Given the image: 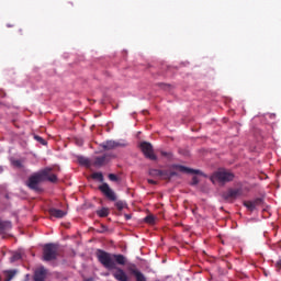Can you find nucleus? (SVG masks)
Returning <instances> with one entry per match:
<instances>
[{
  "mask_svg": "<svg viewBox=\"0 0 281 281\" xmlns=\"http://www.w3.org/2000/svg\"><path fill=\"white\" fill-rule=\"evenodd\" d=\"M58 258V245L56 244H46L43 247V260L45 262H52Z\"/></svg>",
  "mask_w": 281,
  "mask_h": 281,
  "instance_id": "obj_3",
  "label": "nucleus"
},
{
  "mask_svg": "<svg viewBox=\"0 0 281 281\" xmlns=\"http://www.w3.org/2000/svg\"><path fill=\"white\" fill-rule=\"evenodd\" d=\"M245 207H247V210H249L250 212H254V210H256V206L254 205L252 201H245L244 202Z\"/></svg>",
  "mask_w": 281,
  "mask_h": 281,
  "instance_id": "obj_19",
  "label": "nucleus"
},
{
  "mask_svg": "<svg viewBox=\"0 0 281 281\" xmlns=\"http://www.w3.org/2000/svg\"><path fill=\"white\" fill-rule=\"evenodd\" d=\"M34 139H36V142H40V144H42V146H46L47 145V142L43 137H41L38 135H35Z\"/></svg>",
  "mask_w": 281,
  "mask_h": 281,
  "instance_id": "obj_25",
  "label": "nucleus"
},
{
  "mask_svg": "<svg viewBox=\"0 0 281 281\" xmlns=\"http://www.w3.org/2000/svg\"><path fill=\"white\" fill-rule=\"evenodd\" d=\"M134 277L136 278V281H147L146 276H144L142 271H139L137 274H134Z\"/></svg>",
  "mask_w": 281,
  "mask_h": 281,
  "instance_id": "obj_24",
  "label": "nucleus"
},
{
  "mask_svg": "<svg viewBox=\"0 0 281 281\" xmlns=\"http://www.w3.org/2000/svg\"><path fill=\"white\" fill-rule=\"evenodd\" d=\"M172 168L179 170V172H184L186 175H201V170L188 168L183 165H173Z\"/></svg>",
  "mask_w": 281,
  "mask_h": 281,
  "instance_id": "obj_10",
  "label": "nucleus"
},
{
  "mask_svg": "<svg viewBox=\"0 0 281 281\" xmlns=\"http://www.w3.org/2000/svg\"><path fill=\"white\" fill-rule=\"evenodd\" d=\"M12 164H13V166H15L16 168H23V164L21 162V160H13Z\"/></svg>",
  "mask_w": 281,
  "mask_h": 281,
  "instance_id": "obj_27",
  "label": "nucleus"
},
{
  "mask_svg": "<svg viewBox=\"0 0 281 281\" xmlns=\"http://www.w3.org/2000/svg\"><path fill=\"white\" fill-rule=\"evenodd\" d=\"M4 281H12V278L16 276V270H7Z\"/></svg>",
  "mask_w": 281,
  "mask_h": 281,
  "instance_id": "obj_16",
  "label": "nucleus"
},
{
  "mask_svg": "<svg viewBox=\"0 0 281 281\" xmlns=\"http://www.w3.org/2000/svg\"><path fill=\"white\" fill-rule=\"evenodd\" d=\"M97 260L108 269V271H113L112 276L117 281H128V274L124 271V269L117 267H124L127 262L126 257L122 254H111L102 249H98L95 252Z\"/></svg>",
  "mask_w": 281,
  "mask_h": 281,
  "instance_id": "obj_1",
  "label": "nucleus"
},
{
  "mask_svg": "<svg viewBox=\"0 0 281 281\" xmlns=\"http://www.w3.org/2000/svg\"><path fill=\"white\" fill-rule=\"evenodd\" d=\"M211 180L220 181V183H229V181H234V173L227 170H220L216 171L212 177Z\"/></svg>",
  "mask_w": 281,
  "mask_h": 281,
  "instance_id": "obj_4",
  "label": "nucleus"
},
{
  "mask_svg": "<svg viewBox=\"0 0 281 281\" xmlns=\"http://www.w3.org/2000/svg\"><path fill=\"white\" fill-rule=\"evenodd\" d=\"M108 178L110 179V181H119V178L115 176V173H110Z\"/></svg>",
  "mask_w": 281,
  "mask_h": 281,
  "instance_id": "obj_28",
  "label": "nucleus"
},
{
  "mask_svg": "<svg viewBox=\"0 0 281 281\" xmlns=\"http://www.w3.org/2000/svg\"><path fill=\"white\" fill-rule=\"evenodd\" d=\"M23 281H30V274H26Z\"/></svg>",
  "mask_w": 281,
  "mask_h": 281,
  "instance_id": "obj_34",
  "label": "nucleus"
},
{
  "mask_svg": "<svg viewBox=\"0 0 281 281\" xmlns=\"http://www.w3.org/2000/svg\"><path fill=\"white\" fill-rule=\"evenodd\" d=\"M145 223H147L148 225H155V221L156 218L154 217V215H147L145 218H144Z\"/></svg>",
  "mask_w": 281,
  "mask_h": 281,
  "instance_id": "obj_22",
  "label": "nucleus"
},
{
  "mask_svg": "<svg viewBox=\"0 0 281 281\" xmlns=\"http://www.w3.org/2000/svg\"><path fill=\"white\" fill-rule=\"evenodd\" d=\"M86 281H93V280H91V279H87Z\"/></svg>",
  "mask_w": 281,
  "mask_h": 281,
  "instance_id": "obj_38",
  "label": "nucleus"
},
{
  "mask_svg": "<svg viewBox=\"0 0 281 281\" xmlns=\"http://www.w3.org/2000/svg\"><path fill=\"white\" fill-rule=\"evenodd\" d=\"M161 156H162V157H168V153L161 151Z\"/></svg>",
  "mask_w": 281,
  "mask_h": 281,
  "instance_id": "obj_33",
  "label": "nucleus"
},
{
  "mask_svg": "<svg viewBox=\"0 0 281 281\" xmlns=\"http://www.w3.org/2000/svg\"><path fill=\"white\" fill-rule=\"evenodd\" d=\"M277 269H281V258L276 263Z\"/></svg>",
  "mask_w": 281,
  "mask_h": 281,
  "instance_id": "obj_32",
  "label": "nucleus"
},
{
  "mask_svg": "<svg viewBox=\"0 0 281 281\" xmlns=\"http://www.w3.org/2000/svg\"><path fill=\"white\" fill-rule=\"evenodd\" d=\"M127 271H130V273H132V276H136L139 270L137 269V266L135 263H130L127 267Z\"/></svg>",
  "mask_w": 281,
  "mask_h": 281,
  "instance_id": "obj_17",
  "label": "nucleus"
},
{
  "mask_svg": "<svg viewBox=\"0 0 281 281\" xmlns=\"http://www.w3.org/2000/svg\"><path fill=\"white\" fill-rule=\"evenodd\" d=\"M14 260H21V254L16 252L12 256V261Z\"/></svg>",
  "mask_w": 281,
  "mask_h": 281,
  "instance_id": "obj_30",
  "label": "nucleus"
},
{
  "mask_svg": "<svg viewBox=\"0 0 281 281\" xmlns=\"http://www.w3.org/2000/svg\"><path fill=\"white\" fill-rule=\"evenodd\" d=\"M48 214L53 218H65V216H67V211H63L60 209L52 207V209L48 210Z\"/></svg>",
  "mask_w": 281,
  "mask_h": 281,
  "instance_id": "obj_11",
  "label": "nucleus"
},
{
  "mask_svg": "<svg viewBox=\"0 0 281 281\" xmlns=\"http://www.w3.org/2000/svg\"><path fill=\"white\" fill-rule=\"evenodd\" d=\"M191 186H199V177L194 176L192 178Z\"/></svg>",
  "mask_w": 281,
  "mask_h": 281,
  "instance_id": "obj_29",
  "label": "nucleus"
},
{
  "mask_svg": "<svg viewBox=\"0 0 281 281\" xmlns=\"http://www.w3.org/2000/svg\"><path fill=\"white\" fill-rule=\"evenodd\" d=\"M78 162L80 164V166H86V168H90L91 167V160H89V158L83 157V156H78Z\"/></svg>",
  "mask_w": 281,
  "mask_h": 281,
  "instance_id": "obj_14",
  "label": "nucleus"
},
{
  "mask_svg": "<svg viewBox=\"0 0 281 281\" xmlns=\"http://www.w3.org/2000/svg\"><path fill=\"white\" fill-rule=\"evenodd\" d=\"M140 150L146 157V159H150V161H157V155H155L153 144L148 142L140 143Z\"/></svg>",
  "mask_w": 281,
  "mask_h": 281,
  "instance_id": "obj_5",
  "label": "nucleus"
},
{
  "mask_svg": "<svg viewBox=\"0 0 281 281\" xmlns=\"http://www.w3.org/2000/svg\"><path fill=\"white\" fill-rule=\"evenodd\" d=\"M252 205H255V209L258 207L259 205H262V199L257 198L252 201Z\"/></svg>",
  "mask_w": 281,
  "mask_h": 281,
  "instance_id": "obj_26",
  "label": "nucleus"
},
{
  "mask_svg": "<svg viewBox=\"0 0 281 281\" xmlns=\"http://www.w3.org/2000/svg\"><path fill=\"white\" fill-rule=\"evenodd\" d=\"M172 177H177V171L160 170V179H164L165 181H170Z\"/></svg>",
  "mask_w": 281,
  "mask_h": 281,
  "instance_id": "obj_13",
  "label": "nucleus"
},
{
  "mask_svg": "<svg viewBox=\"0 0 281 281\" xmlns=\"http://www.w3.org/2000/svg\"><path fill=\"white\" fill-rule=\"evenodd\" d=\"M92 179H97L98 181H104V176L102 172H94L92 173Z\"/></svg>",
  "mask_w": 281,
  "mask_h": 281,
  "instance_id": "obj_23",
  "label": "nucleus"
},
{
  "mask_svg": "<svg viewBox=\"0 0 281 281\" xmlns=\"http://www.w3.org/2000/svg\"><path fill=\"white\" fill-rule=\"evenodd\" d=\"M160 87H170V86L165 85V83H160Z\"/></svg>",
  "mask_w": 281,
  "mask_h": 281,
  "instance_id": "obj_35",
  "label": "nucleus"
},
{
  "mask_svg": "<svg viewBox=\"0 0 281 281\" xmlns=\"http://www.w3.org/2000/svg\"><path fill=\"white\" fill-rule=\"evenodd\" d=\"M111 159H115V154H104L103 156H97L92 165L94 168H102V166H106Z\"/></svg>",
  "mask_w": 281,
  "mask_h": 281,
  "instance_id": "obj_6",
  "label": "nucleus"
},
{
  "mask_svg": "<svg viewBox=\"0 0 281 281\" xmlns=\"http://www.w3.org/2000/svg\"><path fill=\"white\" fill-rule=\"evenodd\" d=\"M243 194V189H228L227 191H224L222 193V198L224 199V201H236V199H238V196H240Z\"/></svg>",
  "mask_w": 281,
  "mask_h": 281,
  "instance_id": "obj_7",
  "label": "nucleus"
},
{
  "mask_svg": "<svg viewBox=\"0 0 281 281\" xmlns=\"http://www.w3.org/2000/svg\"><path fill=\"white\" fill-rule=\"evenodd\" d=\"M99 190L109 199V201H117V195H115V191L109 187V183H103L99 187Z\"/></svg>",
  "mask_w": 281,
  "mask_h": 281,
  "instance_id": "obj_8",
  "label": "nucleus"
},
{
  "mask_svg": "<svg viewBox=\"0 0 281 281\" xmlns=\"http://www.w3.org/2000/svg\"><path fill=\"white\" fill-rule=\"evenodd\" d=\"M3 172V167L0 166V175Z\"/></svg>",
  "mask_w": 281,
  "mask_h": 281,
  "instance_id": "obj_37",
  "label": "nucleus"
},
{
  "mask_svg": "<svg viewBox=\"0 0 281 281\" xmlns=\"http://www.w3.org/2000/svg\"><path fill=\"white\" fill-rule=\"evenodd\" d=\"M45 278H47V270L44 267H41L40 269L35 270L33 277L34 281H45Z\"/></svg>",
  "mask_w": 281,
  "mask_h": 281,
  "instance_id": "obj_12",
  "label": "nucleus"
},
{
  "mask_svg": "<svg viewBox=\"0 0 281 281\" xmlns=\"http://www.w3.org/2000/svg\"><path fill=\"white\" fill-rule=\"evenodd\" d=\"M147 182L150 183L151 186H157V181L153 179H148Z\"/></svg>",
  "mask_w": 281,
  "mask_h": 281,
  "instance_id": "obj_31",
  "label": "nucleus"
},
{
  "mask_svg": "<svg viewBox=\"0 0 281 281\" xmlns=\"http://www.w3.org/2000/svg\"><path fill=\"white\" fill-rule=\"evenodd\" d=\"M43 181H49L50 183H56V181H58V177L52 173V168L47 167L38 172L33 173L27 179L26 186L27 188H30V190L40 192L41 187H38V184L43 183Z\"/></svg>",
  "mask_w": 281,
  "mask_h": 281,
  "instance_id": "obj_2",
  "label": "nucleus"
},
{
  "mask_svg": "<svg viewBox=\"0 0 281 281\" xmlns=\"http://www.w3.org/2000/svg\"><path fill=\"white\" fill-rule=\"evenodd\" d=\"M115 207L119 210V212H122V210H124V207H126V203L124 201L120 200L115 203Z\"/></svg>",
  "mask_w": 281,
  "mask_h": 281,
  "instance_id": "obj_21",
  "label": "nucleus"
},
{
  "mask_svg": "<svg viewBox=\"0 0 281 281\" xmlns=\"http://www.w3.org/2000/svg\"><path fill=\"white\" fill-rule=\"evenodd\" d=\"M98 216H100V218H106V216H109V209H101L97 212Z\"/></svg>",
  "mask_w": 281,
  "mask_h": 281,
  "instance_id": "obj_18",
  "label": "nucleus"
},
{
  "mask_svg": "<svg viewBox=\"0 0 281 281\" xmlns=\"http://www.w3.org/2000/svg\"><path fill=\"white\" fill-rule=\"evenodd\" d=\"M125 218L128 221L131 220V215H125Z\"/></svg>",
  "mask_w": 281,
  "mask_h": 281,
  "instance_id": "obj_36",
  "label": "nucleus"
},
{
  "mask_svg": "<svg viewBox=\"0 0 281 281\" xmlns=\"http://www.w3.org/2000/svg\"><path fill=\"white\" fill-rule=\"evenodd\" d=\"M100 146L101 148H103V150H115V148H122L125 145L123 143L115 142V140H106V142H103Z\"/></svg>",
  "mask_w": 281,
  "mask_h": 281,
  "instance_id": "obj_9",
  "label": "nucleus"
},
{
  "mask_svg": "<svg viewBox=\"0 0 281 281\" xmlns=\"http://www.w3.org/2000/svg\"><path fill=\"white\" fill-rule=\"evenodd\" d=\"M10 227H12L10 222L0 220V232H5V229H10Z\"/></svg>",
  "mask_w": 281,
  "mask_h": 281,
  "instance_id": "obj_15",
  "label": "nucleus"
},
{
  "mask_svg": "<svg viewBox=\"0 0 281 281\" xmlns=\"http://www.w3.org/2000/svg\"><path fill=\"white\" fill-rule=\"evenodd\" d=\"M149 176L150 177H161V170L159 169H149Z\"/></svg>",
  "mask_w": 281,
  "mask_h": 281,
  "instance_id": "obj_20",
  "label": "nucleus"
}]
</instances>
